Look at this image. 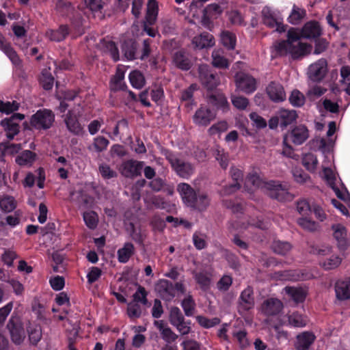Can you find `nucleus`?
Listing matches in <instances>:
<instances>
[{
    "instance_id": "nucleus-1",
    "label": "nucleus",
    "mask_w": 350,
    "mask_h": 350,
    "mask_svg": "<svg viewBox=\"0 0 350 350\" xmlns=\"http://www.w3.org/2000/svg\"><path fill=\"white\" fill-rule=\"evenodd\" d=\"M286 37V40L275 41L271 47L273 58L290 55L292 59L298 60L310 53L311 45L299 41L302 36L296 29L291 27Z\"/></svg>"
},
{
    "instance_id": "nucleus-2",
    "label": "nucleus",
    "mask_w": 350,
    "mask_h": 350,
    "mask_svg": "<svg viewBox=\"0 0 350 350\" xmlns=\"http://www.w3.org/2000/svg\"><path fill=\"white\" fill-rule=\"evenodd\" d=\"M198 79L203 87L207 90L206 97L208 103L224 109L228 106L227 99L222 93L213 92L219 84V78L209 66L198 65Z\"/></svg>"
},
{
    "instance_id": "nucleus-3",
    "label": "nucleus",
    "mask_w": 350,
    "mask_h": 350,
    "mask_svg": "<svg viewBox=\"0 0 350 350\" xmlns=\"http://www.w3.org/2000/svg\"><path fill=\"white\" fill-rule=\"evenodd\" d=\"M245 184L251 185L254 188L264 189L270 198L278 201H288L293 198L286 185L276 180L264 181L256 174H249L246 178Z\"/></svg>"
},
{
    "instance_id": "nucleus-4",
    "label": "nucleus",
    "mask_w": 350,
    "mask_h": 350,
    "mask_svg": "<svg viewBox=\"0 0 350 350\" xmlns=\"http://www.w3.org/2000/svg\"><path fill=\"white\" fill-rule=\"evenodd\" d=\"M213 259V256L210 254H206V258L202 260V263L205 265L204 269L198 272V286L200 289L204 292H209L213 284L215 271L210 265Z\"/></svg>"
},
{
    "instance_id": "nucleus-5",
    "label": "nucleus",
    "mask_w": 350,
    "mask_h": 350,
    "mask_svg": "<svg viewBox=\"0 0 350 350\" xmlns=\"http://www.w3.org/2000/svg\"><path fill=\"white\" fill-rule=\"evenodd\" d=\"M12 342L16 345H21L25 339L26 334L23 324L17 317H12L6 325Z\"/></svg>"
},
{
    "instance_id": "nucleus-6",
    "label": "nucleus",
    "mask_w": 350,
    "mask_h": 350,
    "mask_svg": "<svg viewBox=\"0 0 350 350\" xmlns=\"http://www.w3.org/2000/svg\"><path fill=\"white\" fill-rule=\"evenodd\" d=\"M25 116L23 114L17 113L1 121L0 124L5 131L6 136L9 139H12L19 133L20 126L18 122L23 120Z\"/></svg>"
},
{
    "instance_id": "nucleus-7",
    "label": "nucleus",
    "mask_w": 350,
    "mask_h": 350,
    "mask_svg": "<svg viewBox=\"0 0 350 350\" xmlns=\"http://www.w3.org/2000/svg\"><path fill=\"white\" fill-rule=\"evenodd\" d=\"M255 305L254 289L251 286H247L243 290L238 299V312L243 314L251 309H253Z\"/></svg>"
},
{
    "instance_id": "nucleus-8",
    "label": "nucleus",
    "mask_w": 350,
    "mask_h": 350,
    "mask_svg": "<svg viewBox=\"0 0 350 350\" xmlns=\"http://www.w3.org/2000/svg\"><path fill=\"white\" fill-rule=\"evenodd\" d=\"M284 308V304L278 298H267L261 304L260 310L262 314L267 318L276 317L279 316Z\"/></svg>"
},
{
    "instance_id": "nucleus-9",
    "label": "nucleus",
    "mask_w": 350,
    "mask_h": 350,
    "mask_svg": "<svg viewBox=\"0 0 350 350\" xmlns=\"http://www.w3.org/2000/svg\"><path fill=\"white\" fill-rule=\"evenodd\" d=\"M54 121V115L51 111H38L31 118V125L38 129H47Z\"/></svg>"
},
{
    "instance_id": "nucleus-10",
    "label": "nucleus",
    "mask_w": 350,
    "mask_h": 350,
    "mask_svg": "<svg viewBox=\"0 0 350 350\" xmlns=\"http://www.w3.org/2000/svg\"><path fill=\"white\" fill-rule=\"evenodd\" d=\"M221 7L216 3L208 5L203 12L201 21L202 25L207 29L211 31L214 27L213 21L221 14Z\"/></svg>"
},
{
    "instance_id": "nucleus-11",
    "label": "nucleus",
    "mask_w": 350,
    "mask_h": 350,
    "mask_svg": "<svg viewBox=\"0 0 350 350\" xmlns=\"http://www.w3.org/2000/svg\"><path fill=\"white\" fill-rule=\"evenodd\" d=\"M158 14V5L156 0H149L147 5L146 21L144 23V30L151 37L155 36L153 29L148 25L154 24Z\"/></svg>"
},
{
    "instance_id": "nucleus-12",
    "label": "nucleus",
    "mask_w": 350,
    "mask_h": 350,
    "mask_svg": "<svg viewBox=\"0 0 350 350\" xmlns=\"http://www.w3.org/2000/svg\"><path fill=\"white\" fill-rule=\"evenodd\" d=\"M327 72V61L322 58L309 66L308 75L311 81L314 82H320L324 79Z\"/></svg>"
},
{
    "instance_id": "nucleus-13",
    "label": "nucleus",
    "mask_w": 350,
    "mask_h": 350,
    "mask_svg": "<svg viewBox=\"0 0 350 350\" xmlns=\"http://www.w3.org/2000/svg\"><path fill=\"white\" fill-rule=\"evenodd\" d=\"M236 85L241 91L251 94L256 90V81L251 75L246 73H239L235 77Z\"/></svg>"
},
{
    "instance_id": "nucleus-14",
    "label": "nucleus",
    "mask_w": 350,
    "mask_h": 350,
    "mask_svg": "<svg viewBox=\"0 0 350 350\" xmlns=\"http://www.w3.org/2000/svg\"><path fill=\"white\" fill-rule=\"evenodd\" d=\"M169 319L171 324L175 326L181 334H187L190 332V327L185 321L184 317L178 308H171Z\"/></svg>"
},
{
    "instance_id": "nucleus-15",
    "label": "nucleus",
    "mask_w": 350,
    "mask_h": 350,
    "mask_svg": "<svg viewBox=\"0 0 350 350\" xmlns=\"http://www.w3.org/2000/svg\"><path fill=\"white\" fill-rule=\"evenodd\" d=\"M143 167L144 162L131 159L122 163L120 172L124 177L134 178L141 174Z\"/></svg>"
},
{
    "instance_id": "nucleus-16",
    "label": "nucleus",
    "mask_w": 350,
    "mask_h": 350,
    "mask_svg": "<svg viewBox=\"0 0 350 350\" xmlns=\"http://www.w3.org/2000/svg\"><path fill=\"white\" fill-rule=\"evenodd\" d=\"M316 340L314 334L310 331H305L296 336L294 342L295 350H310Z\"/></svg>"
},
{
    "instance_id": "nucleus-17",
    "label": "nucleus",
    "mask_w": 350,
    "mask_h": 350,
    "mask_svg": "<svg viewBox=\"0 0 350 350\" xmlns=\"http://www.w3.org/2000/svg\"><path fill=\"white\" fill-rule=\"evenodd\" d=\"M230 174L234 183L225 186L221 191V195H230L241 188L240 182L243 180V172L235 167H232L230 168Z\"/></svg>"
},
{
    "instance_id": "nucleus-18",
    "label": "nucleus",
    "mask_w": 350,
    "mask_h": 350,
    "mask_svg": "<svg viewBox=\"0 0 350 350\" xmlns=\"http://www.w3.org/2000/svg\"><path fill=\"white\" fill-rule=\"evenodd\" d=\"M266 92L270 100L273 102L280 103L286 99L284 87L278 82H270L266 88Z\"/></svg>"
},
{
    "instance_id": "nucleus-19",
    "label": "nucleus",
    "mask_w": 350,
    "mask_h": 350,
    "mask_svg": "<svg viewBox=\"0 0 350 350\" xmlns=\"http://www.w3.org/2000/svg\"><path fill=\"white\" fill-rule=\"evenodd\" d=\"M336 298L340 301L350 299V277H347L336 281L335 283Z\"/></svg>"
},
{
    "instance_id": "nucleus-20",
    "label": "nucleus",
    "mask_w": 350,
    "mask_h": 350,
    "mask_svg": "<svg viewBox=\"0 0 350 350\" xmlns=\"http://www.w3.org/2000/svg\"><path fill=\"white\" fill-rule=\"evenodd\" d=\"M308 130L306 126H295L284 138L291 140L295 145L302 144L308 138Z\"/></svg>"
},
{
    "instance_id": "nucleus-21",
    "label": "nucleus",
    "mask_w": 350,
    "mask_h": 350,
    "mask_svg": "<svg viewBox=\"0 0 350 350\" xmlns=\"http://www.w3.org/2000/svg\"><path fill=\"white\" fill-rule=\"evenodd\" d=\"M178 190L180 193L183 201L191 207H196L197 197L195 190L187 183H181L178 186Z\"/></svg>"
},
{
    "instance_id": "nucleus-22",
    "label": "nucleus",
    "mask_w": 350,
    "mask_h": 350,
    "mask_svg": "<svg viewBox=\"0 0 350 350\" xmlns=\"http://www.w3.org/2000/svg\"><path fill=\"white\" fill-rule=\"evenodd\" d=\"M322 34V29L316 21H310L303 26L301 35L303 38L312 39L317 38Z\"/></svg>"
},
{
    "instance_id": "nucleus-23",
    "label": "nucleus",
    "mask_w": 350,
    "mask_h": 350,
    "mask_svg": "<svg viewBox=\"0 0 350 350\" xmlns=\"http://www.w3.org/2000/svg\"><path fill=\"white\" fill-rule=\"evenodd\" d=\"M333 236L337 241V245L340 251H345L347 248V229L340 224H334L332 226Z\"/></svg>"
},
{
    "instance_id": "nucleus-24",
    "label": "nucleus",
    "mask_w": 350,
    "mask_h": 350,
    "mask_svg": "<svg viewBox=\"0 0 350 350\" xmlns=\"http://www.w3.org/2000/svg\"><path fill=\"white\" fill-rule=\"evenodd\" d=\"M168 160L172 167L180 176L185 178L192 173L193 168L189 163H185L173 156L169 157Z\"/></svg>"
},
{
    "instance_id": "nucleus-25",
    "label": "nucleus",
    "mask_w": 350,
    "mask_h": 350,
    "mask_svg": "<svg viewBox=\"0 0 350 350\" xmlns=\"http://www.w3.org/2000/svg\"><path fill=\"white\" fill-rule=\"evenodd\" d=\"M156 291L165 300H170L175 296L173 284L166 280H161L158 282Z\"/></svg>"
},
{
    "instance_id": "nucleus-26",
    "label": "nucleus",
    "mask_w": 350,
    "mask_h": 350,
    "mask_svg": "<svg viewBox=\"0 0 350 350\" xmlns=\"http://www.w3.org/2000/svg\"><path fill=\"white\" fill-rule=\"evenodd\" d=\"M278 112L279 118L280 119V128L282 130L286 129L288 126L293 124L298 117V115L295 110L282 109Z\"/></svg>"
},
{
    "instance_id": "nucleus-27",
    "label": "nucleus",
    "mask_w": 350,
    "mask_h": 350,
    "mask_svg": "<svg viewBox=\"0 0 350 350\" xmlns=\"http://www.w3.org/2000/svg\"><path fill=\"white\" fill-rule=\"evenodd\" d=\"M284 292L296 304L303 303L307 296V291L301 287L286 286Z\"/></svg>"
},
{
    "instance_id": "nucleus-28",
    "label": "nucleus",
    "mask_w": 350,
    "mask_h": 350,
    "mask_svg": "<svg viewBox=\"0 0 350 350\" xmlns=\"http://www.w3.org/2000/svg\"><path fill=\"white\" fill-rule=\"evenodd\" d=\"M97 46L104 53H109L115 61L119 59L118 50L114 42L103 39Z\"/></svg>"
},
{
    "instance_id": "nucleus-29",
    "label": "nucleus",
    "mask_w": 350,
    "mask_h": 350,
    "mask_svg": "<svg viewBox=\"0 0 350 350\" xmlns=\"http://www.w3.org/2000/svg\"><path fill=\"white\" fill-rule=\"evenodd\" d=\"M214 110L206 107H201L198 109V124L208 125L215 118Z\"/></svg>"
},
{
    "instance_id": "nucleus-30",
    "label": "nucleus",
    "mask_w": 350,
    "mask_h": 350,
    "mask_svg": "<svg viewBox=\"0 0 350 350\" xmlns=\"http://www.w3.org/2000/svg\"><path fill=\"white\" fill-rule=\"evenodd\" d=\"M325 178L329 187L334 190L336 196L340 200H345V194L341 191L336 185V177L333 171L330 169L326 168L324 170Z\"/></svg>"
},
{
    "instance_id": "nucleus-31",
    "label": "nucleus",
    "mask_w": 350,
    "mask_h": 350,
    "mask_svg": "<svg viewBox=\"0 0 350 350\" xmlns=\"http://www.w3.org/2000/svg\"><path fill=\"white\" fill-rule=\"evenodd\" d=\"M65 122L67 126L68 129L75 133V134H79L81 131L82 128L79 123L77 118L75 116H74V110L71 109L68 111L66 118L65 119Z\"/></svg>"
},
{
    "instance_id": "nucleus-32",
    "label": "nucleus",
    "mask_w": 350,
    "mask_h": 350,
    "mask_svg": "<svg viewBox=\"0 0 350 350\" xmlns=\"http://www.w3.org/2000/svg\"><path fill=\"white\" fill-rule=\"evenodd\" d=\"M69 34V28L66 25H62L56 31H49L46 32V36L51 40L59 42L66 38Z\"/></svg>"
},
{
    "instance_id": "nucleus-33",
    "label": "nucleus",
    "mask_w": 350,
    "mask_h": 350,
    "mask_svg": "<svg viewBox=\"0 0 350 350\" xmlns=\"http://www.w3.org/2000/svg\"><path fill=\"white\" fill-rule=\"evenodd\" d=\"M124 77V72L120 69H118L116 75L112 77L110 83V89L111 91L116 92L123 90L126 85L122 82Z\"/></svg>"
},
{
    "instance_id": "nucleus-34",
    "label": "nucleus",
    "mask_w": 350,
    "mask_h": 350,
    "mask_svg": "<svg viewBox=\"0 0 350 350\" xmlns=\"http://www.w3.org/2000/svg\"><path fill=\"white\" fill-rule=\"evenodd\" d=\"M215 44V38L210 33L202 32L198 35V49L211 48Z\"/></svg>"
},
{
    "instance_id": "nucleus-35",
    "label": "nucleus",
    "mask_w": 350,
    "mask_h": 350,
    "mask_svg": "<svg viewBox=\"0 0 350 350\" xmlns=\"http://www.w3.org/2000/svg\"><path fill=\"white\" fill-rule=\"evenodd\" d=\"M306 12L304 9L300 8L295 5H293L292 11L288 17V21L292 25H298L306 16Z\"/></svg>"
},
{
    "instance_id": "nucleus-36",
    "label": "nucleus",
    "mask_w": 350,
    "mask_h": 350,
    "mask_svg": "<svg viewBox=\"0 0 350 350\" xmlns=\"http://www.w3.org/2000/svg\"><path fill=\"white\" fill-rule=\"evenodd\" d=\"M36 158V153L30 150H25L16 158V162L19 165H31Z\"/></svg>"
},
{
    "instance_id": "nucleus-37",
    "label": "nucleus",
    "mask_w": 350,
    "mask_h": 350,
    "mask_svg": "<svg viewBox=\"0 0 350 350\" xmlns=\"http://www.w3.org/2000/svg\"><path fill=\"white\" fill-rule=\"evenodd\" d=\"M221 42L226 48L232 50L237 43L236 35L230 31H224L221 34Z\"/></svg>"
},
{
    "instance_id": "nucleus-38",
    "label": "nucleus",
    "mask_w": 350,
    "mask_h": 350,
    "mask_svg": "<svg viewBox=\"0 0 350 350\" xmlns=\"http://www.w3.org/2000/svg\"><path fill=\"white\" fill-rule=\"evenodd\" d=\"M232 336L237 339L241 349H244L249 347L250 342L247 337V332L245 329H234L232 333Z\"/></svg>"
},
{
    "instance_id": "nucleus-39",
    "label": "nucleus",
    "mask_w": 350,
    "mask_h": 350,
    "mask_svg": "<svg viewBox=\"0 0 350 350\" xmlns=\"http://www.w3.org/2000/svg\"><path fill=\"white\" fill-rule=\"evenodd\" d=\"M174 62L177 67L183 70H189L191 62L185 54L181 51L176 52L174 55Z\"/></svg>"
},
{
    "instance_id": "nucleus-40",
    "label": "nucleus",
    "mask_w": 350,
    "mask_h": 350,
    "mask_svg": "<svg viewBox=\"0 0 350 350\" xmlns=\"http://www.w3.org/2000/svg\"><path fill=\"white\" fill-rule=\"evenodd\" d=\"M134 253V246L131 243H126L118 252V260L121 262H126Z\"/></svg>"
},
{
    "instance_id": "nucleus-41",
    "label": "nucleus",
    "mask_w": 350,
    "mask_h": 350,
    "mask_svg": "<svg viewBox=\"0 0 350 350\" xmlns=\"http://www.w3.org/2000/svg\"><path fill=\"white\" fill-rule=\"evenodd\" d=\"M196 90V84H191L189 88L185 90L182 94V100L185 101V107L188 109H191L195 105L194 100L193 99V93Z\"/></svg>"
},
{
    "instance_id": "nucleus-42",
    "label": "nucleus",
    "mask_w": 350,
    "mask_h": 350,
    "mask_svg": "<svg viewBox=\"0 0 350 350\" xmlns=\"http://www.w3.org/2000/svg\"><path fill=\"white\" fill-rule=\"evenodd\" d=\"M302 163L308 171L314 172L317 168L318 160L316 155L310 152L304 155Z\"/></svg>"
},
{
    "instance_id": "nucleus-43",
    "label": "nucleus",
    "mask_w": 350,
    "mask_h": 350,
    "mask_svg": "<svg viewBox=\"0 0 350 350\" xmlns=\"http://www.w3.org/2000/svg\"><path fill=\"white\" fill-rule=\"evenodd\" d=\"M40 83L44 90L52 89L54 83V77L50 72V69H44L40 77Z\"/></svg>"
},
{
    "instance_id": "nucleus-44",
    "label": "nucleus",
    "mask_w": 350,
    "mask_h": 350,
    "mask_svg": "<svg viewBox=\"0 0 350 350\" xmlns=\"http://www.w3.org/2000/svg\"><path fill=\"white\" fill-rule=\"evenodd\" d=\"M16 208V202L13 197L0 196V208L5 212H11Z\"/></svg>"
},
{
    "instance_id": "nucleus-45",
    "label": "nucleus",
    "mask_w": 350,
    "mask_h": 350,
    "mask_svg": "<svg viewBox=\"0 0 350 350\" xmlns=\"http://www.w3.org/2000/svg\"><path fill=\"white\" fill-rule=\"evenodd\" d=\"M212 64L218 68H228L229 67L228 60L219 54L218 51H214L212 53Z\"/></svg>"
},
{
    "instance_id": "nucleus-46",
    "label": "nucleus",
    "mask_w": 350,
    "mask_h": 350,
    "mask_svg": "<svg viewBox=\"0 0 350 350\" xmlns=\"http://www.w3.org/2000/svg\"><path fill=\"white\" fill-rule=\"evenodd\" d=\"M272 249L275 253L284 256L291 250V245L287 241H274Z\"/></svg>"
},
{
    "instance_id": "nucleus-47",
    "label": "nucleus",
    "mask_w": 350,
    "mask_h": 350,
    "mask_svg": "<svg viewBox=\"0 0 350 350\" xmlns=\"http://www.w3.org/2000/svg\"><path fill=\"white\" fill-rule=\"evenodd\" d=\"M29 339L31 344L36 345L41 339L42 329L40 325L29 326L28 329Z\"/></svg>"
},
{
    "instance_id": "nucleus-48",
    "label": "nucleus",
    "mask_w": 350,
    "mask_h": 350,
    "mask_svg": "<svg viewBox=\"0 0 350 350\" xmlns=\"http://www.w3.org/2000/svg\"><path fill=\"white\" fill-rule=\"evenodd\" d=\"M131 85L137 88H142L145 84V79L143 75L137 70L133 71L129 75Z\"/></svg>"
},
{
    "instance_id": "nucleus-49",
    "label": "nucleus",
    "mask_w": 350,
    "mask_h": 350,
    "mask_svg": "<svg viewBox=\"0 0 350 350\" xmlns=\"http://www.w3.org/2000/svg\"><path fill=\"white\" fill-rule=\"evenodd\" d=\"M83 219L90 229H95L98 225V218L94 211H88L83 213Z\"/></svg>"
},
{
    "instance_id": "nucleus-50",
    "label": "nucleus",
    "mask_w": 350,
    "mask_h": 350,
    "mask_svg": "<svg viewBox=\"0 0 350 350\" xmlns=\"http://www.w3.org/2000/svg\"><path fill=\"white\" fill-rule=\"evenodd\" d=\"M288 100L290 103L294 107H301L305 103L304 94L297 90L292 91Z\"/></svg>"
},
{
    "instance_id": "nucleus-51",
    "label": "nucleus",
    "mask_w": 350,
    "mask_h": 350,
    "mask_svg": "<svg viewBox=\"0 0 350 350\" xmlns=\"http://www.w3.org/2000/svg\"><path fill=\"white\" fill-rule=\"evenodd\" d=\"M1 49L9 57L12 63L15 65H19L20 59L16 51L11 47V46L9 44L3 43L1 41Z\"/></svg>"
},
{
    "instance_id": "nucleus-52",
    "label": "nucleus",
    "mask_w": 350,
    "mask_h": 350,
    "mask_svg": "<svg viewBox=\"0 0 350 350\" xmlns=\"http://www.w3.org/2000/svg\"><path fill=\"white\" fill-rule=\"evenodd\" d=\"M233 279L229 275H224L217 282V289L222 293L228 291L232 284Z\"/></svg>"
},
{
    "instance_id": "nucleus-53",
    "label": "nucleus",
    "mask_w": 350,
    "mask_h": 350,
    "mask_svg": "<svg viewBox=\"0 0 350 350\" xmlns=\"http://www.w3.org/2000/svg\"><path fill=\"white\" fill-rule=\"evenodd\" d=\"M342 262V259L338 256L332 255L321 263L325 270H331L338 267Z\"/></svg>"
},
{
    "instance_id": "nucleus-54",
    "label": "nucleus",
    "mask_w": 350,
    "mask_h": 350,
    "mask_svg": "<svg viewBox=\"0 0 350 350\" xmlns=\"http://www.w3.org/2000/svg\"><path fill=\"white\" fill-rule=\"evenodd\" d=\"M288 321L290 325L295 327H303L306 325L302 315L297 312H293L290 314L288 317Z\"/></svg>"
},
{
    "instance_id": "nucleus-55",
    "label": "nucleus",
    "mask_w": 350,
    "mask_h": 350,
    "mask_svg": "<svg viewBox=\"0 0 350 350\" xmlns=\"http://www.w3.org/2000/svg\"><path fill=\"white\" fill-rule=\"evenodd\" d=\"M126 231L130 234V236L135 241L142 244L144 241L143 235L142 234L140 230H137V229L135 228V226L133 223L129 222L126 224Z\"/></svg>"
},
{
    "instance_id": "nucleus-56",
    "label": "nucleus",
    "mask_w": 350,
    "mask_h": 350,
    "mask_svg": "<svg viewBox=\"0 0 350 350\" xmlns=\"http://www.w3.org/2000/svg\"><path fill=\"white\" fill-rule=\"evenodd\" d=\"M312 206H310L308 201L306 199H301L297 202V210L300 215L308 216L312 212Z\"/></svg>"
},
{
    "instance_id": "nucleus-57",
    "label": "nucleus",
    "mask_w": 350,
    "mask_h": 350,
    "mask_svg": "<svg viewBox=\"0 0 350 350\" xmlns=\"http://www.w3.org/2000/svg\"><path fill=\"white\" fill-rule=\"evenodd\" d=\"M0 149L3 151V154H13L21 149V145L20 144H15L4 142L0 144Z\"/></svg>"
},
{
    "instance_id": "nucleus-58",
    "label": "nucleus",
    "mask_w": 350,
    "mask_h": 350,
    "mask_svg": "<svg viewBox=\"0 0 350 350\" xmlns=\"http://www.w3.org/2000/svg\"><path fill=\"white\" fill-rule=\"evenodd\" d=\"M220 319L217 317H214L213 319H208L206 317L199 316L198 315V324L204 328H211L213 327L220 323Z\"/></svg>"
},
{
    "instance_id": "nucleus-59",
    "label": "nucleus",
    "mask_w": 350,
    "mask_h": 350,
    "mask_svg": "<svg viewBox=\"0 0 350 350\" xmlns=\"http://www.w3.org/2000/svg\"><path fill=\"white\" fill-rule=\"evenodd\" d=\"M215 159L221 168L226 169L228 165V155L223 149L217 148L215 152Z\"/></svg>"
},
{
    "instance_id": "nucleus-60",
    "label": "nucleus",
    "mask_w": 350,
    "mask_h": 350,
    "mask_svg": "<svg viewBox=\"0 0 350 350\" xmlns=\"http://www.w3.org/2000/svg\"><path fill=\"white\" fill-rule=\"evenodd\" d=\"M19 108V103L16 101L12 103L6 102L4 103L0 100V111L5 113H10L15 111H17Z\"/></svg>"
},
{
    "instance_id": "nucleus-61",
    "label": "nucleus",
    "mask_w": 350,
    "mask_h": 350,
    "mask_svg": "<svg viewBox=\"0 0 350 350\" xmlns=\"http://www.w3.org/2000/svg\"><path fill=\"white\" fill-rule=\"evenodd\" d=\"M297 224L304 229L308 230L309 231H314L317 227L316 222L308 219L307 216H304L298 219Z\"/></svg>"
},
{
    "instance_id": "nucleus-62",
    "label": "nucleus",
    "mask_w": 350,
    "mask_h": 350,
    "mask_svg": "<svg viewBox=\"0 0 350 350\" xmlns=\"http://www.w3.org/2000/svg\"><path fill=\"white\" fill-rule=\"evenodd\" d=\"M232 103L238 109L244 110L249 105V100L244 96H234Z\"/></svg>"
},
{
    "instance_id": "nucleus-63",
    "label": "nucleus",
    "mask_w": 350,
    "mask_h": 350,
    "mask_svg": "<svg viewBox=\"0 0 350 350\" xmlns=\"http://www.w3.org/2000/svg\"><path fill=\"white\" fill-rule=\"evenodd\" d=\"M127 312L130 317L137 318L141 315V307L138 303L131 302L128 304Z\"/></svg>"
},
{
    "instance_id": "nucleus-64",
    "label": "nucleus",
    "mask_w": 350,
    "mask_h": 350,
    "mask_svg": "<svg viewBox=\"0 0 350 350\" xmlns=\"http://www.w3.org/2000/svg\"><path fill=\"white\" fill-rule=\"evenodd\" d=\"M249 117L258 129H264L267 125L266 120L256 112L250 113Z\"/></svg>"
}]
</instances>
